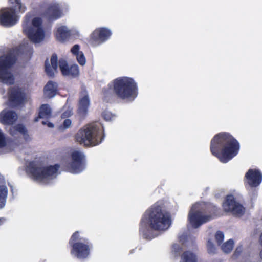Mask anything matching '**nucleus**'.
<instances>
[{"label":"nucleus","instance_id":"nucleus-32","mask_svg":"<svg viewBox=\"0 0 262 262\" xmlns=\"http://www.w3.org/2000/svg\"><path fill=\"white\" fill-rule=\"evenodd\" d=\"M103 118L106 121H111L115 117L114 115L111 112L108 111H105L102 114Z\"/></svg>","mask_w":262,"mask_h":262},{"label":"nucleus","instance_id":"nucleus-1","mask_svg":"<svg viewBox=\"0 0 262 262\" xmlns=\"http://www.w3.org/2000/svg\"><path fill=\"white\" fill-rule=\"evenodd\" d=\"M210 148L221 162L227 163L237 154L239 144L228 133H220L212 140Z\"/></svg>","mask_w":262,"mask_h":262},{"label":"nucleus","instance_id":"nucleus-19","mask_svg":"<svg viewBox=\"0 0 262 262\" xmlns=\"http://www.w3.org/2000/svg\"><path fill=\"white\" fill-rule=\"evenodd\" d=\"M12 143L0 129V149L3 153L8 152L13 149Z\"/></svg>","mask_w":262,"mask_h":262},{"label":"nucleus","instance_id":"nucleus-26","mask_svg":"<svg viewBox=\"0 0 262 262\" xmlns=\"http://www.w3.org/2000/svg\"><path fill=\"white\" fill-rule=\"evenodd\" d=\"M181 262H199L196 255L189 251L185 252L181 256Z\"/></svg>","mask_w":262,"mask_h":262},{"label":"nucleus","instance_id":"nucleus-6","mask_svg":"<svg viewBox=\"0 0 262 262\" xmlns=\"http://www.w3.org/2000/svg\"><path fill=\"white\" fill-rule=\"evenodd\" d=\"M16 51H10L0 57V83L10 85L14 82L13 66L16 61Z\"/></svg>","mask_w":262,"mask_h":262},{"label":"nucleus","instance_id":"nucleus-18","mask_svg":"<svg viewBox=\"0 0 262 262\" xmlns=\"http://www.w3.org/2000/svg\"><path fill=\"white\" fill-rule=\"evenodd\" d=\"M17 118V114L12 111L4 110L0 114V122L4 124H13Z\"/></svg>","mask_w":262,"mask_h":262},{"label":"nucleus","instance_id":"nucleus-35","mask_svg":"<svg viewBox=\"0 0 262 262\" xmlns=\"http://www.w3.org/2000/svg\"><path fill=\"white\" fill-rule=\"evenodd\" d=\"M78 239H82V238H79V233L78 231H77L75 232L72 236L70 241V243L72 245L73 244H74V242H75Z\"/></svg>","mask_w":262,"mask_h":262},{"label":"nucleus","instance_id":"nucleus-11","mask_svg":"<svg viewBox=\"0 0 262 262\" xmlns=\"http://www.w3.org/2000/svg\"><path fill=\"white\" fill-rule=\"evenodd\" d=\"M223 207L225 211L231 212L232 214L237 216L243 215L245 212V208L236 201L232 195L227 197L226 201L223 203Z\"/></svg>","mask_w":262,"mask_h":262},{"label":"nucleus","instance_id":"nucleus-10","mask_svg":"<svg viewBox=\"0 0 262 262\" xmlns=\"http://www.w3.org/2000/svg\"><path fill=\"white\" fill-rule=\"evenodd\" d=\"M84 156L79 150H74L71 154V161L67 165V170L73 173H77L84 168Z\"/></svg>","mask_w":262,"mask_h":262},{"label":"nucleus","instance_id":"nucleus-16","mask_svg":"<svg viewBox=\"0 0 262 262\" xmlns=\"http://www.w3.org/2000/svg\"><path fill=\"white\" fill-rule=\"evenodd\" d=\"M9 132V134L15 138H23L26 141H29L31 139L27 129L21 124L12 126Z\"/></svg>","mask_w":262,"mask_h":262},{"label":"nucleus","instance_id":"nucleus-33","mask_svg":"<svg viewBox=\"0 0 262 262\" xmlns=\"http://www.w3.org/2000/svg\"><path fill=\"white\" fill-rule=\"evenodd\" d=\"M215 237L217 244L220 245L224 239V234L222 232L218 231L216 232Z\"/></svg>","mask_w":262,"mask_h":262},{"label":"nucleus","instance_id":"nucleus-29","mask_svg":"<svg viewBox=\"0 0 262 262\" xmlns=\"http://www.w3.org/2000/svg\"><path fill=\"white\" fill-rule=\"evenodd\" d=\"M234 246V242L232 239H229L222 246V249L224 252L228 253L230 252Z\"/></svg>","mask_w":262,"mask_h":262},{"label":"nucleus","instance_id":"nucleus-8","mask_svg":"<svg viewBox=\"0 0 262 262\" xmlns=\"http://www.w3.org/2000/svg\"><path fill=\"white\" fill-rule=\"evenodd\" d=\"M11 4H15V10L20 12L25 11L26 8L20 0H10ZM18 21L15 10L12 8H3L0 11V23L5 27H11Z\"/></svg>","mask_w":262,"mask_h":262},{"label":"nucleus","instance_id":"nucleus-37","mask_svg":"<svg viewBox=\"0 0 262 262\" xmlns=\"http://www.w3.org/2000/svg\"><path fill=\"white\" fill-rule=\"evenodd\" d=\"M72 114V110L70 108L66 110L62 114L61 117L63 118L70 116Z\"/></svg>","mask_w":262,"mask_h":262},{"label":"nucleus","instance_id":"nucleus-15","mask_svg":"<svg viewBox=\"0 0 262 262\" xmlns=\"http://www.w3.org/2000/svg\"><path fill=\"white\" fill-rule=\"evenodd\" d=\"M246 182L251 187H256L261 183L262 174L257 170L250 169L245 175Z\"/></svg>","mask_w":262,"mask_h":262},{"label":"nucleus","instance_id":"nucleus-20","mask_svg":"<svg viewBox=\"0 0 262 262\" xmlns=\"http://www.w3.org/2000/svg\"><path fill=\"white\" fill-rule=\"evenodd\" d=\"M46 16L50 19H56L61 16L59 4L53 3L50 5L45 14Z\"/></svg>","mask_w":262,"mask_h":262},{"label":"nucleus","instance_id":"nucleus-22","mask_svg":"<svg viewBox=\"0 0 262 262\" xmlns=\"http://www.w3.org/2000/svg\"><path fill=\"white\" fill-rule=\"evenodd\" d=\"M51 65L47 62L45 64V69L47 74L50 76H53L56 72L58 68L57 57L56 55H53L50 59Z\"/></svg>","mask_w":262,"mask_h":262},{"label":"nucleus","instance_id":"nucleus-14","mask_svg":"<svg viewBox=\"0 0 262 262\" xmlns=\"http://www.w3.org/2000/svg\"><path fill=\"white\" fill-rule=\"evenodd\" d=\"M88 245L81 242H76L72 245L71 253L72 255L82 259L86 257L89 254Z\"/></svg>","mask_w":262,"mask_h":262},{"label":"nucleus","instance_id":"nucleus-5","mask_svg":"<svg viewBox=\"0 0 262 262\" xmlns=\"http://www.w3.org/2000/svg\"><path fill=\"white\" fill-rule=\"evenodd\" d=\"M100 127V124L98 123H93L85 126L77 133L76 141L87 147L97 145L101 142Z\"/></svg>","mask_w":262,"mask_h":262},{"label":"nucleus","instance_id":"nucleus-13","mask_svg":"<svg viewBox=\"0 0 262 262\" xmlns=\"http://www.w3.org/2000/svg\"><path fill=\"white\" fill-rule=\"evenodd\" d=\"M111 35V31L105 28L96 29L92 35V38L95 42L94 46H97L103 42L110 37Z\"/></svg>","mask_w":262,"mask_h":262},{"label":"nucleus","instance_id":"nucleus-41","mask_svg":"<svg viewBox=\"0 0 262 262\" xmlns=\"http://www.w3.org/2000/svg\"><path fill=\"white\" fill-rule=\"evenodd\" d=\"M5 221V219L4 218H0V225L4 223Z\"/></svg>","mask_w":262,"mask_h":262},{"label":"nucleus","instance_id":"nucleus-12","mask_svg":"<svg viewBox=\"0 0 262 262\" xmlns=\"http://www.w3.org/2000/svg\"><path fill=\"white\" fill-rule=\"evenodd\" d=\"M25 89L24 87L14 86L10 89L9 99L11 105L15 106L23 103L25 98Z\"/></svg>","mask_w":262,"mask_h":262},{"label":"nucleus","instance_id":"nucleus-9","mask_svg":"<svg viewBox=\"0 0 262 262\" xmlns=\"http://www.w3.org/2000/svg\"><path fill=\"white\" fill-rule=\"evenodd\" d=\"M212 219V215L207 214L204 208L199 203L192 206L188 215L189 223L195 228Z\"/></svg>","mask_w":262,"mask_h":262},{"label":"nucleus","instance_id":"nucleus-7","mask_svg":"<svg viewBox=\"0 0 262 262\" xmlns=\"http://www.w3.org/2000/svg\"><path fill=\"white\" fill-rule=\"evenodd\" d=\"M113 88L115 94L121 99L132 100L137 96V85L131 78L124 77L115 79Z\"/></svg>","mask_w":262,"mask_h":262},{"label":"nucleus","instance_id":"nucleus-21","mask_svg":"<svg viewBox=\"0 0 262 262\" xmlns=\"http://www.w3.org/2000/svg\"><path fill=\"white\" fill-rule=\"evenodd\" d=\"M71 34V30L67 27L61 26L57 28L55 36L58 40L63 42L70 37Z\"/></svg>","mask_w":262,"mask_h":262},{"label":"nucleus","instance_id":"nucleus-3","mask_svg":"<svg viewBox=\"0 0 262 262\" xmlns=\"http://www.w3.org/2000/svg\"><path fill=\"white\" fill-rule=\"evenodd\" d=\"M59 167L57 164L47 166L45 163L37 160L29 164L27 170L36 181L48 184L56 178Z\"/></svg>","mask_w":262,"mask_h":262},{"label":"nucleus","instance_id":"nucleus-43","mask_svg":"<svg viewBox=\"0 0 262 262\" xmlns=\"http://www.w3.org/2000/svg\"><path fill=\"white\" fill-rule=\"evenodd\" d=\"M0 93L3 95L4 94L5 91L3 89L0 90Z\"/></svg>","mask_w":262,"mask_h":262},{"label":"nucleus","instance_id":"nucleus-28","mask_svg":"<svg viewBox=\"0 0 262 262\" xmlns=\"http://www.w3.org/2000/svg\"><path fill=\"white\" fill-rule=\"evenodd\" d=\"M59 67L62 74L64 76H71L70 68L68 67L67 62L63 59L59 61Z\"/></svg>","mask_w":262,"mask_h":262},{"label":"nucleus","instance_id":"nucleus-42","mask_svg":"<svg viewBox=\"0 0 262 262\" xmlns=\"http://www.w3.org/2000/svg\"><path fill=\"white\" fill-rule=\"evenodd\" d=\"M260 242L261 245L262 246V233L261 234L260 236Z\"/></svg>","mask_w":262,"mask_h":262},{"label":"nucleus","instance_id":"nucleus-17","mask_svg":"<svg viewBox=\"0 0 262 262\" xmlns=\"http://www.w3.org/2000/svg\"><path fill=\"white\" fill-rule=\"evenodd\" d=\"M90 101L88 92L83 91L81 92L78 105V113L81 116H84L90 105Z\"/></svg>","mask_w":262,"mask_h":262},{"label":"nucleus","instance_id":"nucleus-38","mask_svg":"<svg viewBox=\"0 0 262 262\" xmlns=\"http://www.w3.org/2000/svg\"><path fill=\"white\" fill-rule=\"evenodd\" d=\"M182 248L179 245L176 244L173 245L172 249L173 251H174L176 253L179 254L180 251H181Z\"/></svg>","mask_w":262,"mask_h":262},{"label":"nucleus","instance_id":"nucleus-34","mask_svg":"<svg viewBox=\"0 0 262 262\" xmlns=\"http://www.w3.org/2000/svg\"><path fill=\"white\" fill-rule=\"evenodd\" d=\"M71 123L72 122L70 119H68L64 120L63 122V126L59 127V130L63 131L64 129L68 128L70 127Z\"/></svg>","mask_w":262,"mask_h":262},{"label":"nucleus","instance_id":"nucleus-25","mask_svg":"<svg viewBox=\"0 0 262 262\" xmlns=\"http://www.w3.org/2000/svg\"><path fill=\"white\" fill-rule=\"evenodd\" d=\"M71 51L72 54L76 57L79 63L81 66H84L86 60L83 53L79 50V46L78 45H75Z\"/></svg>","mask_w":262,"mask_h":262},{"label":"nucleus","instance_id":"nucleus-2","mask_svg":"<svg viewBox=\"0 0 262 262\" xmlns=\"http://www.w3.org/2000/svg\"><path fill=\"white\" fill-rule=\"evenodd\" d=\"M144 219L147 220L149 227L155 230L165 231L171 225L170 214L157 203L145 212Z\"/></svg>","mask_w":262,"mask_h":262},{"label":"nucleus","instance_id":"nucleus-24","mask_svg":"<svg viewBox=\"0 0 262 262\" xmlns=\"http://www.w3.org/2000/svg\"><path fill=\"white\" fill-rule=\"evenodd\" d=\"M52 115V110L48 104H42L40 107L38 117L35 119V121H38L39 118H45L46 119L50 118Z\"/></svg>","mask_w":262,"mask_h":262},{"label":"nucleus","instance_id":"nucleus-30","mask_svg":"<svg viewBox=\"0 0 262 262\" xmlns=\"http://www.w3.org/2000/svg\"><path fill=\"white\" fill-rule=\"evenodd\" d=\"M70 72L72 77H75L79 75V70L76 64H73L70 67Z\"/></svg>","mask_w":262,"mask_h":262},{"label":"nucleus","instance_id":"nucleus-36","mask_svg":"<svg viewBox=\"0 0 262 262\" xmlns=\"http://www.w3.org/2000/svg\"><path fill=\"white\" fill-rule=\"evenodd\" d=\"M190 238L189 237H188L186 235H182L180 236V241L182 242V244H185L186 246H188V240Z\"/></svg>","mask_w":262,"mask_h":262},{"label":"nucleus","instance_id":"nucleus-39","mask_svg":"<svg viewBox=\"0 0 262 262\" xmlns=\"http://www.w3.org/2000/svg\"><path fill=\"white\" fill-rule=\"evenodd\" d=\"M42 124L43 125H45V124H47V126L50 127V128H53L54 125L53 123H51V122H48V121H42Z\"/></svg>","mask_w":262,"mask_h":262},{"label":"nucleus","instance_id":"nucleus-23","mask_svg":"<svg viewBox=\"0 0 262 262\" xmlns=\"http://www.w3.org/2000/svg\"><path fill=\"white\" fill-rule=\"evenodd\" d=\"M57 84L56 83L49 81L44 89V96L47 98L54 97L57 93Z\"/></svg>","mask_w":262,"mask_h":262},{"label":"nucleus","instance_id":"nucleus-27","mask_svg":"<svg viewBox=\"0 0 262 262\" xmlns=\"http://www.w3.org/2000/svg\"><path fill=\"white\" fill-rule=\"evenodd\" d=\"M8 194V189L6 186H0V209L4 207Z\"/></svg>","mask_w":262,"mask_h":262},{"label":"nucleus","instance_id":"nucleus-40","mask_svg":"<svg viewBox=\"0 0 262 262\" xmlns=\"http://www.w3.org/2000/svg\"><path fill=\"white\" fill-rule=\"evenodd\" d=\"M104 96L107 97H108L110 96V95L112 93V91L111 90H105L104 91Z\"/></svg>","mask_w":262,"mask_h":262},{"label":"nucleus","instance_id":"nucleus-31","mask_svg":"<svg viewBox=\"0 0 262 262\" xmlns=\"http://www.w3.org/2000/svg\"><path fill=\"white\" fill-rule=\"evenodd\" d=\"M207 251L210 254H214L216 252V248L212 243L211 241L210 240L208 241L207 244Z\"/></svg>","mask_w":262,"mask_h":262},{"label":"nucleus","instance_id":"nucleus-4","mask_svg":"<svg viewBox=\"0 0 262 262\" xmlns=\"http://www.w3.org/2000/svg\"><path fill=\"white\" fill-rule=\"evenodd\" d=\"M23 32L34 43H39L45 38L42 20L39 17L32 18L31 15H26L23 24Z\"/></svg>","mask_w":262,"mask_h":262}]
</instances>
